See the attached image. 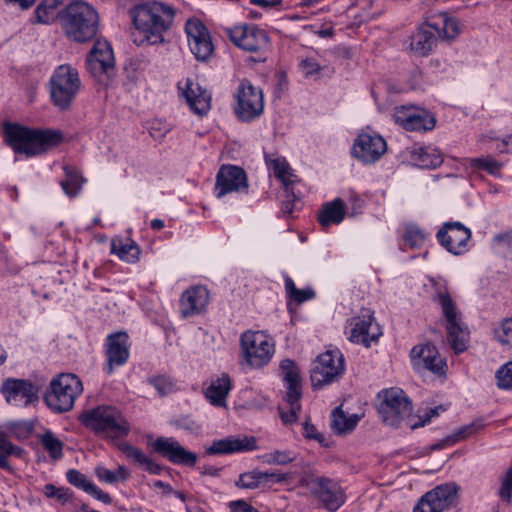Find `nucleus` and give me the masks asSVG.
I'll return each instance as SVG.
<instances>
[{
  "mask_svg": "<svg viewBox=\"0 0 512 512\" xmlns=\"http://www.w3.org/2000/svg\"><path fill=\"white\" fill-rule=\"evenodd\" d=\"M176 12L173 5L161 1H147L136 5L130 15L135 29L143 37L138 44L164 43V35L174 26Z\"/></svg>",
  "mask_w": 512,
  "mask_h": 512,
  "instance_id": "1",
  "label": "nucleus"
},
{
  "mask_svg": "<svg viewBox=\"0 0 512 512\" xmlns=\"http://www.w3.org/2000/svg\"><path fill=\"white\" fill-rule=\"evenodd\" d=\"M4 137L15 153L28 157L46 153L63 140V134L59 130L30 129L14 123L4 125Z\"/></svg>",
  "mask_w": 512,
  "mask_h": 512,
  "instance_id": "2",
  "label": "nucleus"
},
{
  "mask_svg": "<svg viewBox=\"0 0 512 512\" xmlns=\"http://www.w3.org/2000/svg\"><path fill=\"white\" fill-rule=\"evenodd\" d=\"M62 28L64 34L74 42L91 41L99 30L98 12L87 2H72L62 14Z\"/></svg>",
  "mask_w": 512,
  "mask_h": 512,
  "instance_id": "3",
  "label": "nucleus"
},
{
  "mask_svg": "<svg viewBox=\"0 0 512 512\" xmlns=\"http://www.w3.org/2000/svg\"><path fill=\"white\" fill-rule=\"evenodd\" d=\"M80 419L87 428L108 439H121L130 432V424L114 406L100 405L86 410Z\"/></svg>",
  "mask_w": 512,
  "mask_h": 512,
  "instance_id": "4",
  "label": "nucleus"
},
{
  "mask_svg": "<svg viewBox=\"0 0 512 512\" xmlns=\"http://www.w3.org/2000/svg\"><path fill=\"white\" fill-rule=\"evenodd\" d=\"M81 89V80L76 68L69 64L58 66L49 81L52 103L60 110H69Z\"/></svg>",
  "mask_w": 512,
  "mask_h": 512,
  "instance_id": "5",
  "label": "nucleus"
},
{
  "mask_svg": "<svg viewBox=\"0 0 512 512\" xmlns=\"http://www.w3.org/2000/svg\"><path fill=\"white\" fill-rule=\"evenodd\" d=\"M82 391V382L75 374L62 373L52 379L44 400L52 411L63 413L73 408Z\"/></svg>",
  "mask_w": 512,
  "mask_h": 512,
  "instance_id": "6",
  "label": "nucleus"
},
{
  "mask_svg": "<svg viewBox=\"0 0 512 512\" xmlns=\"http://www.w3.org/2000/svg\"><path fill=\"white\" fill-rule=\"evenodd\" d=\"M242 364L249 368L267 365L274 354V343L262 331H246L240 337Z\"/></svg>",
  "mask_w": 512,
  "mask_h": 512,
  "instance_id": "7",
  "label": "nucleus"
},
{
  "mask_svg": "<svg viewBox=\"0 0 512 512\" xmlns=\"http://www.w3.org/2000/svg\"><path fill=\"white\" fill-rule=\"evenodd\" d=\"M300 486L305 487L330 511H336L345 502L341 486L330 478L312 474L305 475L300 479Z\"/></svg>",
  "mask_w": 512,
  "mask_h": 512,
  "instance_id": "8",
  "label": "nucleus"
},
{
  "mask_svg": "<svg viewBox=\"0 0 512 512\" xmlns=\"http://www.w3.org/2000/svg\"><path fill=\"white\" fill-rule=\"evenodd\" d=\"M437 301L447 323L446 329L451 347L456 353H461L467 347V328L463 325L456 305L448 293H438Z\"/></svg>",
  "mask_w": 512,
  "mask_h": 512,
  "instance_id": "9",
  "label": "nucleus"
},
{
  "mask_svg": "<svg viewBox=\"0 0 512 512\" xmlns=\"http://www.w3.org/2000/svg\"><path fill=\"white\" fill-rule=\"evenodd\" d=\"M234 111L239 120L250 122L260 117L264 111V98L261 88L247 80H241L236 92Z\"/></svg>",
  "mask_w": 512,
  "mask_h": 512,
  "instance_id": "10",
  "label": "nucleus"
},
{
  "mask_svg": "<svg viewBox=\"0 0 512 512\" xmlns=\"http://www.w3.org/2000/svg\"><path fill=\"white\" fill-rule=\"evenodd\" d=\"M345 370L344 357L339 350H328L320 354L311 370V383L314 388H322L336 381Z\"/></svg>",
  "mask_w": 512,
  "mask_h": 512,
  "instance_id": "11",
  "label": "nucleus"
},
{
  "mask_svg": "<svg viewBox=\"0 0 512 512\" xmlns=\"http://www.w3.org/2000/svg\"><path fill=\"white\" fill-rule=\"evenodd\" d=\"M379 413L384 423L398 427L402 421L410 417L412 405L401 389L391 388L382 393Z\"/></svg>",
  "mask_w": 512,
  "mask_h": 512,
  "instance_id": "12",
  "label": "nucleus"
},
{
  "mask_svg": "<svg viewBox=\"0 0 512 512\" xmlns=\"http://www.w3.org/2000/svg\"><path fill=\"white\" fill-rule=\"evenodd\" d=\"M7 403L28 407L39 402L40 386L28 379L7 378L0 387Z\"/></svg>",
  "mask_w": 512,
  "mask_h": 512,
  "instance_id": "13",
  "label": "nucleus"
},
{
  "mask_svg": "<svg viewBox=\"0 0 512 512\" xmlns=\"http://www.w3.org/2000/svg\"><path fill=\"white\" fill-rule=\"evenodd\" d=\"M410 355L413 367L419 373L430 372L441 379L446 377L448 365L436 346L432 344L415 346Z\"/></svg>",
  "mask_w": 512,
  "mask_h": 512,
  "instance_id": "14",
  "label": "nucleus"
},
{
  "mask_svg": "<svg viewBox=\"0 0 512 512\" xmlns=\"http://www.w3.org/2000/svg\"><path fill=\"white\" fill-rule=\"evenodd\" d=\"M231 42L242 50L259 52L268 47L267 33L255 25H239L227 30Z\"/></svg>",
  "mask_w": 512,
  "mask_h": 512,
  "instance_id": "15",
  "label": "nucleus"
},
{
  "mask_svg": "<svg viewBox=\"0 0 512 512\" xmlns=\"http://www.w3.org/2000/svg\"><path fill=\"white\" fill-rule=\"evenodd\" d=\"M190 51L198 61H207L213 54L214 45L205 25L197 19H189L185 24Z\"/></svg>",
  "mask_w": 512,
  "mask_h": 512,
  "instance_id": "16",
  "label": "nucleus"
},
{
  "mask_svg": "<svg viewBox=\"0 0 512 512\" xmlns=\"http://www.w3.org/2000/svg\"><path fill=\"white\" fill-rule=\"evenodd\" d=\"M387 151L386 141L376 133H360L354 141L352 155L364 164L378 161Z\"/></svg>",
  "mask_w": 512,
  "mask_h": 512,
  "instance_id": "17",
  "label": "nucleus"
},
{
  "mask_svg": "<svg viewBox=\"0 0 512 512\" xmlns=\"http://www.w3.org/2000/svg\"><path fill=\"white\" fill-rule=\"evenodd\" d=\"M436 237L448 252L461 255L468 249L471 231L461 222H445L438 230Z\"/></svg>",
  "mask_w": 512,
  "mask_h": 512,
  "instance_id": "18",
  "label": "nucleus"
},
{
  "mask_svg": "<svg viewBox=\"0 0 512 512\" xmlns=\"http://www.w3.org/2000/svg\"><path fill=\"white\" fill-rule=\"evenodd\" d=\"M248 180L245 171L237 166L223 165L217 172L214 194L222 198L232 192H247Z\"/></svg>",
  "mask_w": 512,
  "mask_h": 512,
  "instance_id": "19",
  "label": "nucleus"
},
{
  "mask_svg": "<svg viewBox=\"0 0 512 512\" xmlns=\"http://www.w3.org/2000/svg\"><path fill=\"white\" fill-rule=\"evenodd\" d=\"M457 490L454 485L437 486L420 498L414 512H443L449 509L456 500Z\"/></svg>",
  "mask_w": 512,
  "mask_h": 512,
  "instance_id": "20",
  "label": "nucleus"
},
{
  "mask_svg": "<svg viewBox=\"0 0 512 512\" xmlns=\"http://www.w3.org/2000/svg\"><path fill=\"white\" fill-rule=\"evenodd\" d=\"M348 339L357 344L369 347L371 342L382 335L380 326L374 322L372 314L352 318L347 327Z\"/></svg>",
  "mask_w": 512,
  "mask_h": 512,
  "instance_id": "21",
  "label": "nucleus"
},
{
  "mask_svg": "<svg viewBox=\"0 0 512 512\" xmlns=\"http://www.w3.org/2000/svg\"><path fill=\"white\" fill-rule=\"evenodd\" d=\"M393 119L408 131L432 130L436 123L435 118L427 111L405 106L395 109Z\"/></svg>",
  "mask_w": 512,
  "mask_h": 512,
  "instance_id": "22",
  "label": "nucleus"
},
{
  "mask_svg": "<svg viewBox=\"0 0 512 512\" xmlns=\"http://www.w3.org/2000/svg\"><path fill=\"white\" fill-rule=\"evenodd\" d=\"M128 335L125 332L110 334L105 342V356L107 364L105 371L112 374L115 367L124 365L129 358Z\"/></svg>",
  "mask_w": 512,
  "mask_h": 512,
  "instance_id": "23",
  "label": "nucleus"
},
{
  "mask_svg": "<svg viewBox=\"0 0 512 512\" xmlns=\"http://www.w3.org/2000/svg\"><path fill=\"white\" fill-rule=\"evenodd\" d=\"M154 450L174 464L194 466L197 455L184 449L174 438L158 437L153 443Z\"/></svg>",
  "mask_w": 512,
  "mask_h": 512,
  "instance_id": "24",
  "label": "nucleus"
},
{
  "mask_svg": "<svg viewBox=\"0 0 512 512\" xmlns=\"http://www.w3.org/2000/svg\"><path fill=\"white\" fill-rule=\"evenodd\" d=\"M114 65V54L107 41L97 40L88 57L87 67L92 74L107 73Z\"/></svg>",
  "mask_w": 512,
  "mask_h": 512,
  "instance_id": "25",
  "label": "nucleus"
},
{
  "mask_svg": "<svg viewBox=\"0 0 512 512\" xmlns=\"http://www.w3.org/2000/svg\"><path fill=\"white\" fill-rule=\"evenodd\" d=\"M209 292L204 286H194L185 290L180 299V311L183 317L198 314L205 309Z\"/></svg>",
  "mask_w": 512,
  "mask_h": 512,
  "instance_id": "26",
  "label": "nucleus"
},
{
  "mask_svg": "<svg viewBox=\"0 0 512 512\" xmlns=\"http://www.w3.org/2000/svg\"><path fill=\"white\" fill-rule=\"evenodd\" d=\"M256 448V441L253 437H227L213 441L206 448L209 455L231 454L236 452L252 451Z\"/></svg>",
  "mask_w": 512,
  "mask_h": 512,
  "instance_id": "27",
  "label": "nucleus"
},
{
  "mask_svg": "<svg viewBox=\"0 0 512 512\" xmlns=\"http://www.w3.org/2000/svg\"><path fill=\"white\" fill-rule=\"evenodd\" d=\"M187 104L197 115H205L211 108V95L202 89L197 83L191 80L186 81V88L183 90Z\"/></svg>",
  "mask_w": 512,
  "mask_h": 512,
  "instance_id": "28",
  "label": "nucleus"
},
{
  "mask_svg": "<svg viewBox=\"0 0 512 512\" xmlns=\"http://www.w3.org/2000/svg\"><path fill=\"white\" fill-rule=\"evenodd\" d=\"M280 370L286 389L284 395L302 396L300 371L296 363L293 360L284 359L280 363Z\"/></svg>",
  "mask_w": 512,
  "mask_h": 512,
  "instance_id": "29",
  "label": "nucleus"
},
{
  "mask_svg": "<svg viewBox=\"0 0 512 512\" xmlns=\"http://www.w3.org/2000/svg\"><path fill=\"white\" fill-rule=\"evenodd\" d=\"M231 388L232 383L229 375L223 373L221 376L212 379L210 385L205 391V396L213 406L225 407L226 398Z\"/></svg>",
  "mask_w": 512,
  "mask_h": 512,
  "instance_id": "30",
  "label": "nucleus"
},
{
  "mask_svg": "<svg viewBox=\"0 0 512 512\" xmlns=\"http://www.w3.org/2000/svg\"><path fill=\"white\" fill-rule=\"evenodd\" d=\"M411 159L415 165L425 169H435L443 163L442 153L435 147H415L411 151Z\"/></svg>",
  "mask_w": 512,
  "mask_h": 512,
  "instance_id": "31",
  "label": "nucleus"
},
{
  "mask_svg": "<svg viewBox=\"0 0 512 512\" xmlns=\"http://www.w3.org/2000/svg\"><path fill=\"white\" fill-rule=\"evenodd\" d=\"M344 217V202L340 198H336L322 206L318 214V221L323 227H328L331 224H339Z\"/></svg>",
  "mask_w": 512,
  "mask_h": 512,
  "instance_id": "32",
  "label": "nucleus"
},
{
  "mask_svg": "<svg viewBox=\"0 0 512 512\" xmlns=\"http://www.w3.org/2000/svg\"><path fill=\"white\" fill-rule=\"evenodd\" d=\"M437 39L435 33L429 29H420L411 38V50L419 56H427L433 49Z\"/></svg>",
  "mask_w": 512,
  "mask_h": 512,
  "instance_id": "33",
  "label": "nucleus"
},
{
  "mask_svg": "<svg viewBox=\"0 0 512 512\" xmlns=\"http://www.w3.org/2000/svg\"><path fill=\"white\" fill-rule=\"evenodd\" d=\"M120 449L128 459H131L134 463L144 467L149 473L159 474L161 472V466L146 456L137 447L124 443L121 445Z\"/></svg>",
  "mask_w": 512,
  "mask_h": 512,
  "instance_id": "34",
  "label": "nucleus"
},
{
  "mask_svg": "<svg viewBox=\"0 0 512 512\" xmlns=\"http://www.w3.org/2000/svg\"><path fill=\"white\" fill-rule=\"evenodd\" d=\"M111 253L117 255L123 261L135 263L139 259L140 248L133 241L113 239L111 241Z\"/></svg>",
  "mask_w": 512,
  "mask_h": 512,
  "instance_id": "35",
  "label": "nucleus"
},
{
  "mask_svg": "<svg viewBox=\"0 0 512 512\" xmlns=\"http://www.w3.org/2000/svg\"><path fill=\"white\" fill-rule=\"evenodd\" d=\"M359 420L357 414L346 415L340 407H337L331 415V428L337 434H345L352 431Z\"/></svg>",
  "mask_w": 512,
  "mask_h": 512,
  "instance_id": "36",
  "label": "nucleus"
},
{
  "mask_svg": "<svg viewBox=\"0 0 512 512\" xmlns=\"http://www.w3.org/2000/svg\"><path fill=\"white\" fill-rule=\"evenodd\" d=\"M64 0H42L34 12V22L39 24H49L58 16V8Z\"/></svg>",
  "mask_w": 512,
  "mask_h": 512,
  "instance_id": "37",
  "label": "nucleus"
},
{
  "mask_svg": "<svg viewBox=\"0 0 512 512\" xmlns=\"http://www.w3.org/2000/svg\"><path fill=\"white\" fill-rule=\"evenodd\" d=\"M301 397L302 396H283L284 404L279 406V414L285 425H291L297 422L298 414L301 411Z\"/></svg>",
  "mask_w": 512,
  "mask_h": 512,
  "instance_id": "38",
  "label": "nucleus"
},
{
  "mask_svg": "<svg viewBox=\"0 0 512 512\" xmlns=\"http://www.w3.org/2000/svg\"><path fill=\"white\" fill-rule=\"evenodd\" d=\"M297 458V453L293 450H272L258 457V459L267 465H287Z\"/></svg>",
  "mask_w": 512,
  "mask_h": 512,
  "instance_id": "39",
  "label": "nucleus"
},
{
  "mask_svg": "<svg viewBox=\"0 0 512 512\" xmlns=\"http://www.w3.org/2000/svg\"><path fill=\"white\" fill-rule=\"evenodd\" d=\"M265 158L269 167L273 169L275 177L282 182L284 187L291 186L294 183L291 179L292 174L290 172V167L284 158H271L267 155Z\"/></svg>",
  "mask_w": 512,
  "mask_h": 512,
  "instance_id": "40",
  "label": "nucleus"
},
{
  "mask_svg": "<svg viewBox=\"0 0 512 512\" xmlns=\"http://www.w3.org/2000/svg\"><path fill=\"white\" fill-rule=\"evenodd\" d=\"M21 452L22 449L10 442L7 434L0 430V468L11 471L12 467L8 458L12 455L20 456Z\"/></svg>",
  "mask_w": 512,
  "mask_h": 512,
  "instance_id": "41",
  "label": "nucleus"
},
{
  "mask_svg": "<svg viewBox=\"0 0 512 512\" xmlns=\"http://www.w3.org/2000/svg\"><path fill=\"white\" fill-rule=\"evenodd\" d=\"M426 239L425 233L415 224H408L402 235V245L411 249L420 248Z\"/></svg>",
  "mask_w": 512,
  "mask_h": 512,
  "instance_id": "42",
  "label": "nucleus"
},
{
  "mask_svg": "<svg viewBox=\"0 0 512 512\" xmlns=\"http://www.w3.org/2000/svg\"><path fill=\"white\" fill-rule=\"evenodd\" d=\"M40 443L49 453L52 459L58 460L63 456V442L58 439L51 431H46L40 437Z\"/></svg>",
  "mask_w": 512,
  "mask_h": 512,
  "instance_id": "43",
  "label": "nucleus"
},
{
  "mask_svg": "<svg viewBox=\"0 0 512 512\" xmlns=\"http://www.w3.org/2000/svg\"><path fill=\"white\" fill-rule=\"evenodd\" d=\"M64 170L66 179L61 182V186L66 195L74 197L81 190L83 179L77 172L69 169L68 167H64Z\"/></svg>",
  "mask_w": 512,
  "mask_h": 512,
  "instance_id": "44",
  "label": "nucleus"
},
{
  "mask_svg": "<svg viewBox=\"0 0 512 512\" xmlns=\"http://www.w3.org/2000/svg\"><path fill=\"white\" fill-rule=\"evenodd\" d=\"M469 165L471 168L484 170L491 175H498L502 168V164L491 156L471 158Z\"/></svg>",
  "mask_w": 512,
  "mask_h": 512,
  "instance_id": "45",
  "label": "nucleus"
},
{
  "mask_svg": "<svg viewBox=\"0 0 512 512\" xmlns=\"http://www.w3.org/2000/svg\"><path fill=\"white\" fill-rule=\"evenodd\" d=\"M484 427L482 420L473 421L470 424L464 425L457 429L453 434L448 435V442H454L455 444L467 439L474 435Z\"/></svg>",
  "mask_w": 512,
  "mask_h": 512,
  "instance_id": "46",
  "label": "nucleus"
},
{
  "mask_svg": "<svg viewBox=\"0 0 512 512\" xmlns=\"http://www.w3.org/2000/svg\"><path fill=\"white\" fill-rule=\"evenodd\" d=\"M43 494L47 498H54L56 499L60 504L64 505L67 502H69L72 498V492L69 488L64 487H56L53 484H46L43 487Z\"/></svg>",
  "mask_w": 512,
  "mask_h": 512,
  "instance_id": "47",
  "label": "nucleus"
},
{
  "mask_svg": "<svg viewBox=\"0 0 512 512\" xmlns=\"http://www.w3.org/2000/svg\"><path fill=\"white\" fill-rule=\"evenodd\" d=\"M236 486L242 489H256L261 487L259 479V470H252L240 474L236 481Z\"/></svg>",
  "mask_w": 512,
  "mask_h": 512,
  "instance_id": "48",
  "label": "nucleus"
},
{
  "mask_svg": "<svg viewBox=\"0 0 512 512\" xmlns=\"http://www.w3.org/2000/svg\"><path fill=\"white\" fill-rule=\"evenodd\" d=\"M496 379L499 388L512 389V361L497 370Z\"/></svg>",
  "mask_w": 512,
  "mask_h": 512,
  "instance_id": "49",
  "label": "nucleus"
},
{
  "mask_svg": "<svg viewBox=\"0 0 512 512\" xmlns=\"http://www.w3.org/2000/svg\"><path fill=\"white\" fill-rule=\"evenodd\" d=\"M495 337L500 343L512 346V318L501 323L495 330Z\"/></svg>",
  "mask_w": 512,
  "mask_h": 512,
  "instance_id": "50",
  "label": "nucleus"
},
{
  "mask_svg": "<svg viewBox=\"0 0 512 512\" xmlns=\"http://www.w3.org/2000/svg\"><path fill=\"white\" fill-rule=\"evenodd\" d=\"M498 495L500 499L509 504L512 498V466L507 470L501 479V487Z\"/></svg>",
  "mask_w": 512,
  "mask_h": 512,
  "instance_id": "51",
  "label": "nucleus"
},
{
  "mask_svg": "<svg viewBox=\"0 0 512 512\" xmlns=\"http://www.w3.org/2000/svg\"><path fill=\"white\" fill-rule=\"evenodd\" d=\"M260 485L263 488H270L274 483H283L287 481L288 474L278 472H262L259 470Z\"/></svg>",
  "mask_w": 512,
  "mask_h": 512,
  "instance_id": "52",
  "label": "nucleus"
},
{
  "mask_svg": "<svg viewBox=\"0 0 512 512\" xmlns=\"http://www.w3.org/2000/svg\"><path fill=\"white\" fill-rule=\"evenodd\" d=\"M66 479L71 485L83 491H86L88 486L92 483L83 473L76 469H69L66 472Z\"/></svg>",
  "mask_w": 512,
  "mask_h": 512,
  "instance_id": "53",
  "label": "nucleus"
},
{
  "mask_svg": "<svg viewBox=\"0 0 512 512\" xmlns=\"http://www.w3.org/2000/svg\"><path fill=\"white\" fill-rule=\"evenodd\" d=\"M285 196L282 200L281 209L285 214H291L295 209H297V205L300 203V199L295 195L293 190L288 187H284Z\"/></svg>",
  "mask_w": 512,
  "mask_h": 512,
  "instance_id": "54",
  "label": "nucleus"
},
{
  "mask_svg": "<svg viewBox=\"0 0 512 512\" xmlns=\"http://www.w3.org/2000/svg\"><path fill=\"white\" fill-rule=\"evenodd\" d=\"M149 382L154 386L160 396H165L171 393L174 388L172 381L166 376H157L151 378Z\"/></svg>",
  "mask_w": 512,
  "mask_h": 512,
  "instance_id": "55",
  "label": "nucleus"
},
{
  "mask_svg": "<svg viewBox=\"0 0 512 512\" xmlns=\"http://www.w3.org/2000/svg\"><path fill=\"white\" fill-rule=\"evenodd\" d=\"M443 35L448 39L455 38L459 33L458 23L455 19L447 17V15H443V27H442Z\"/></svg>",
  "mask_w": 512,
  "mask_h": 512,
  "instance_id": "56",
  "label": "nucleus"
},
{
  "mask_svg": "<svg viewBox=\"0 0 512 512\" xmlns=\"http://www.w3.org/2000/svg\"><path fill=\"white\" fill-rule=\"evenodd\" d=\"M85 492L105 504H110L112 502L111 496L108 493L101 490L93 482L88 486Z\"/></svg>",
  "mask_w": 512,
  "mask_h": 512,
  "instance_id": "57",
  "label": "nucleus"
},
{
  "mask_svg": "<svg viewBox=\"0 0 512 512\" xmlns=\"http://www.w3.org/2000/svg\"><path fill=\"white\" fill-rule=\"evenodd\" d=\"M95 475L101 482L108 484H113L116 482L114 471H111L104 466H97L95 468Z\"/></svg>",
  "mask_w": 512,
  "mask_h": 512,
  "instance_id": "58",
  "label": "nucleus"
},
{
  "mask_svg": "<svg viewBox=\"0 0 512 512\" xmlns=\"http://www.w3.org/2000/svg\"><path fill=\"white\" fill-rule=\"evenodd\" d=\"M303 435L308 439L317 440L318 442H323L324 436L319 433L314 425L306 421L303 424Z\"/></svg>",
  "mask_w": 512,
  "mask_h": 512,
  "instance_id": "59",
  "label": "nucleus"
},
{
  "mask_svg": "<svg viewBox=\"0 0 512 512\" xmlns=\"http://www.w3.org/2000/svg\"><path fill=\"white\" fill-rule=\"evenodd\" d=\"M229 507L231 512H258L256 508L244 500L232 501Z\"/></svg>",
  "mask_w": 512,
  "mask_h": 512,
  "instance_id": "60",
  "label": "nucleus"
},
{
  "mask_svg": "<svg viewBox=\"0 0 512 512\" xmlns=\"http://www.w3.org/2000/svg\"><path fill=\"white\" fill-rule=\"evenodd\" d=\"M301 67L307 76L313 75L319 72L321 69L319 63L313 58H307L302 60Z\"/></svg>",
  "mask_w": 512,
  "mask_h": 512,
  "instance_id": "61",
  "label": "nucleus"
},
{
  "mask_svg": "<svg viewBox=\"0 0 512 512\" xmlns=\"http://www.w3.org/2000/svg\"><path fill=\"white\" fill-rule=\"evenodd\" d=\"M314 297V291L311 289H298L292 295L291 299L295 300L298 303H302L306 300L312 299Z\"/></svg>",
  "mask_w": 512,
  "mask_h": 512,
  "instance_id": "62",
  "label": "nucleus"
},
{
  "mask_svg": "<svg viewBox=\"0 0 512 512\" xmlns=\"http://www.w3.org/2000/svg\"><path fill=\"white\" fill-rule=\"evenodd\" d=\"M251 4L257 5L264 9H271L279 7L282 4L281 0H250Z\"/></svg>",
  "mask_w": 512,
  "mask_h": 512,
  "instance_id": "63",
  "label": "nucleus"
},
{
  "mask_svg": "<svg viewBox=\"0 0 512 512\" xmlns=\"http://www.w3.org/2000/svg\"><path fill=\"white\" fill-rule=\"evenodd\" d=\"M442 409L441 407H435V408H432L430 409L426 414H425V417L424 419L420 422V423H414V424H411L410 427L412 429H415L417 427H420V426H423L425 425L427 422L430 421V419L434 416H437L439 415V410Z\"/></svg>",
  "mask_w": 512,
  "mask_h": 512,
  "instance_id": "64",
  "label": "nucleus"
}]
</instances>
